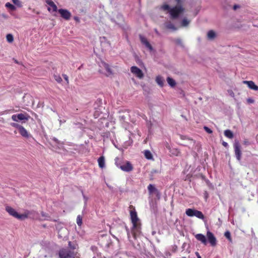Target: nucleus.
Here are the masks:
<instances>
[{
    "instance_id": "obj_1",
    "label": "nucleus",
    "mask_w": 258,
    "mask_h": 258,
    "mask_svg": "<svg viewBox=\"0 0 258 258\" xmlns=\"http://www.w3.org/2000/svg\"><path fill=\"white\" fill-rule=\"evenodd\" d=\"M130 216L133 224L131 233L133 237L135 239L141 233V224L135 210L130 211Z\"/></svg>"
},
{
    "instance_id": "obj_2",
    "label": "nucleus",
    "mask_w": 258,
    "mask_h": 258,
    "mask_svg": "<svg viewBox=\"0 0 258 258\" xmlns=\"http://www.w3.org/2000/svg\"><path fill=\"white\" fill-rule=\"evenodd\" d=\"M161 8L164 11H167L172 19L178 18L182 15L184 12V9L179 5L170 8L168 5L165 4L162 6Z\"/></svg>"
},
{
    "instance_id": "obj_3",
    "label": "nucleus",
    "mask_w": 258,
    "mask_h": 258,
    "mask_svg": "<svg viewBox=\"0 0 258 258\" xmlns=\"http://www.w3.org/2000/svg\"><path fill=\"white\" fill-rule=\"evenodd\" d=\"M6 210L11 216L21 220L27 218L30 214L29 211H26L23 214H19L15 209L10 206H7L6 207Z\"/></svg>"
},
{
    "instance_id": "obj_4",
    "label": "nucleus",
    "mask_w": 258,
    "mask_h": 258,
    "mask_svg": "<svg viewBox=\"0 0 258 258\" xmlns=\"http://www.w3.org/2000/svg\"><path fill=\"white\" fill-rule=\"evenodd\" d=\"M30 118V116L27 113L15 114L12 116V119L14 121H21L22 123H25Z\"/></svg>"
},
{
    "instance_id": "obj_5",
    "label": "nucleus",
    "mask_w": 258,
    "mask_h": 258,
    "mask_svg": "<svg viewBox=\"0 0 258 258\" xmlns=\"http://www.w3.org/2000/svg\"><path fill=\"white\" fill-rule=\"evenodd\" d=\"M185 214L189 217L195 216L199 219H204V216L202 212L192 209H187L186 210Z\"/></svg>"
},
{
    "instance_id": "obj_6",
    "label": "nucleus",
    "mask_w": 258,
    "mask_h": 258,
    "mask_svg": "<svg viewBox=\"0 0 258 258\" xmlns=\"http://www.w3.org/2000/svg\"><path fill=\"white\" fill-rule=\"evenodd\" d=\"M101 69L99 70V72L101 73L104 74L106 76H109L112 74L111 69L109 66L104 62H101L99 65Z\"/></svg>"
},
{
    "instance_id": "obj_7",
    "label": "nucleus",
    "mask_w": 258,
    "mask_h": 258,
    "mask_svg": "<svg viewBox=\"0 0 258 258\" xmlns=\"http://www.w3.org/2000/svg\"><path fill=\"white\" fill-rule=\"evenodd\" d=\"M59 258H72L73 253L68 249L62 248L58 252Z\"/></svg>"
},
{
    "instance_id": "obj_8",
    "label": "nucleus",
    "mask_w": 258,
    "mask_h": 258,
    "mask_svg": "<svg viewBox=\"0 0 258 258\" xmlns=\"http://www.w3.org/2000/svg\"><path fill=\"white\" fill-rule=\"evenodd\" d=\"M234 148L236 159L238 161H240L241 157V152L240 150V146L238 142H235L234 143Z\"/></svg>"
},
{
    "instance_id": "obj_9",
    "label": "nucleus",
    "mask_w": 258,
    "mask_h": 258,
    "mask_svg": "<svg viewBox=\"0 0 258 258\" xmlns=\"http://www.w3.org/2000/svg\"><path fill=\"white\" fill-rule=\"evenodd\" d=\"M131 72L139 79H142L144 77V74L141 70L136 66H133L131 68Z\"/></svg>"
},
{
    "instance_id": "obj_10",
    "label": "nucleus",
    "mask_w": 258,
    "mask_h": 258,
    "mask_svg": "<svg viewBox=\"0 0 258 258\" xmlns=\"http://www.w3.org/2000/svg\"><path fill=\"white\" fill-rule=\"evenodd\" d=\"M45 2L48 5V11L53 13L57 12V7L56 5L51 0H45Z\"/></svg>"
},
{
    "instance_id": "obj_11",
    "label": "nucleus",
    "mask_w": 258,
    "mask_h": 258,
    "mask_svg": "<svg viewBox=\"0 0 258 258\" xmlns=\"http://www.w3.org/2000/svg\"><path fill=\"white\" fill-rule=\"evenodd\" d=\"M207 239L212 246H215L217 244V240L214 234L210 231H208L207 233Z\"/></svg>"
},
{
    "instance_id": "obj_12",
    "label": "nucleus",
    "mask_w": 258,
    "mask_h": 258,
    "mask_svg": "<svg viewBox=\"0 0 258 258\" xmlns=\"http://www.w3.org/2000/svg\"><path fill=\"white\" fill-rule=\"evenodd\" d=\"M148 189L150 195L155 194L158 199L160 198V192L154 185L150 184L148 186Z\"/></svg>"
},
{
    "instance_id": "obj_13",
    "label": "nucleus",
    "mask_w": 258,
    "mask_h": 258,
    "mask_svg": "<svg viewBox=\"0 0 258 258\" xmlns=\"http://www.w3.org/2000/svg\"><path fill=\"white\" fill-rule=\"evenodd\" d=\"M119 168L125 172H130L133 169V166L132 165L131 163L128 161H126L125 163L120 165Z\"/></svg>"
},
{
    "instance_id": "obj_14",
    "label": "nucleus",
    "mask_w": 258,
    "mask_h": 258,
    "mask_svg": "<svg viewBox=\"0 0 258 258\" xmlns=\"http://www.w3.org/2000/svg\"><path fill=\"white\" fill-rule=\"evenodd\" d=\"M58 12L61 17L66 20H69L71 16V13L66 9H59Z\"/></svg>"
},
{
    "instance_id": "obj_15",
    "label": "nucleus",
    "mask_w": 258,
    "mask_h": 258,
    "mask_svg": "<svg viewBox=\"0 0 258 258\" xmlns=\"http://www.w3.org/2000/svg\"><path fill=\"white\" fill-rule=\"evenodd\" d=\"M140 40L143 44H144L146 47L150 51L153 50V48L151 45L150 44L147 39L144 36H140Z\"/></svg>"
},
{
    "instance_id": "obj_16",
    "label": "nucleus",
    "mask_w": 258,
    "mask_h": 258,
    "mask_svg": "<svg viewBox=\"0 0 258 258\" xmlns=\"http://www.w3.org/2000/svg\"><path fill=\"white\" fill-rule=\"evenodd\" d=\"M243 83L246 84L248 87L253 90H258V86L252 81H243Z\"/></svg>"
},
{
    "instance_id": "obj_17",
    "label": "nucleus",
    "mask_w": 258,
    "mask_h": 258,
    "mask_svg": "<svg viewBox=\"0 0 258 258\" xmlns=\"http://www.w3.org/2000/svg\"><path fill=\"white\" fill-rule=\"evenodd\" d=\"M196 239L199 241H201L202 243L205 245L207 244V241L206 239V237L205 235L202 234H197L195 236Z\"/></svg>"
},
{
    "instance_id": "obj_18",
    "label": "nucleus",
    "mask_w": 258,
    "mask_h": 258,
    "mask_svg": "<svg viewBox=\"0 0 258 258\" xmlns=\"http://www.w3.org/2000/svg\"><path fill=\"white\" fill-rule=\"evenodd\" d=\"M98 162L100 168H103L105 167V158L103 156H101L98 158Z\"/></svg>"
},
{
    "instance_id": "obj_19",
    "label": "nucleus",
    "mask_w": 258,
    "mask_h": 258,
    "mask_svg": "<svg viewBox=\"0 0 258 258\" xmlns=\"http://www.w3.org/2000/svg\"><path fill=\"white\" fill-rule=\"evenodd\" d=\"M19 133L20 135L25 138H28L29 137V134L27 130L22 126L20 130L19 131Z\"/></svg>"
},
{
    "instance_id": "obj_20",
    "label": "nucleus",
    "mask_w": 258,
    "mask_h": 258,
    "mask_svg": "<svg viewBox=\"0 0 258 258\" xmlns=\"http://www.w3.org/2000/svg\"><path fill=\"white\" fill-rule=\"evenodd\" d=\"M156 83L160 86L163 87L164 85V79L161 76H158L156 78Z\"/></svg>"
},
{
    "instance_id": "obj_21",
    "label": "nucleus",
    "mask_w": 258,
    "mask_h": 258,
    "mask_svg": "<svg viewBox=\"0 0 258 258\" xmlns=\"http://www.w3.org/2000/svg\"><path fill=\"white\" fill-rule=\"evenodd\" d=\"M167 82L169 85L171 87H174L176 85V82L175 80L170 77H167Z\"/></svg>"
},
{
    "instance_id": "obj_22",
    "label": "nucleus",
    "mask_w": 258,
    "mask_h": 258,
    "mask_svg": "<svg viewBox=\"0 0 258 258\" xmlns=\"http://www.w3.org/2000/svg\"><path fill=\"white\" fill-rule=\"evenodd\" d=\"M224 135L229 139H232L233 138V134L229 130H227L224 131Z\"/></svg>"
},
{
    "instance_id": "obj_23",
    "label": "nucleus",
    "mask_w": 258,
    "mask_h": 258,
    "mask_svg": "<svg viewBox=\"0 0 258 258\" xmlns=\"http://www.w3.org/2000/svg\"><path fill=\"white\" fill-rule=\"evenodd\" d=\"M144 155L147 159L151 160L153 159L152 154L149 150H145L144 151Z\"/></svg>"
},
{
    "instance_id": "obj_24",
    "label": "nucleus",
    "mask_w": 258,
    "mask_h": 258,
    "mask_svg": "<svg viewBox=\"0 0 258 258\" xmlns=\"http://www.w3.org/2000/svg\"><path fill=\"white\" fill-rule=\"evenodd\" d=\"M207 36L209 39H213L215 37L216 33L214 31L210 30L208 32Z\"/></svg>"
},
{
    "instance_id": "obj_25",
    "label": "nucleus",
    "mask_w": 258,
    "mask_h": 258,
    "mask_svg": "<svg viewBox=\"0 0 258 258\" xmlns=\"http://www.w3.org/2000/svg\"><path fill=\"white\" fill-rule=\"evenodd\" d=\"M7 41L9 43H12L14 41L13 36L11 34H8L6 36Z\"/></svg>"
},
{
    "instance_id": "obj_26",
    "label": "nucleus",
    "mask_w": 258,
    "mask_h": 258,
    "mask_svg": "<svg viewBox=\"0 0 258 258\" xmlns=\"http://www.w3.org/2000/svg\"><path fill=\"white\" fill-rule=\"evenodd\" d=\"M5 6L6 8L10 9L12 11H15L16 10V7L10 3H7Z\"/></svg>"
},
{
    "instance_id": "obj_27",
    "label": "nucleus",
    "mask_w": 258,
    "mask_h": 258,
    "mask_svg": "<svg viewBox=\"0 0 258 258\" xmlns=\"http://www.w3.org/2000/svg\"><path fill=\"white\" fill-rule=\"evenodd\" d=\"M10 125L15 127L17 128L19 131L20 130V128L23 126L22 125L16 123V122H12L10 123Z\"/></svg>"
},
{
    "instance_id": "obj_28",
    "label": "nucleus",
    "mask_w": 258,
    "mask_h": 258,
    "mask_svg": "<svg viewBox=\"0 0 258 258\" xmlns=\"http://www.w3.org/2000/svg\"><path fill=\"white\" fill-rule=\"evenodd\" d=\"M166 27L167 28L172 30H175L177 29V28L171 23H167L166 25Z\"/></svg>"
},
{
    "instance_id": "obj_29",
    "label": "nucleus",
    "mask_w": 258,
    "mask_h": 258,
    "mask_svg": "<svg viewBox=\"0 0 258 258\" xmlns=\"http://www.w3.org/2000/svg\"><path fill=\"white\" fill-rule=\"evenodd\" d=\"M77 223L79 226H81L82 224V218L80 215L77 216Z\"/></svg>"
},
{
    "instance_id": "obj_30",
    "label": "nucleus",
    "mask_w": 258,
    "mask_h": 258,
    "mask_svg": "<svg viewBox=\"0 0 258 258\" xmlns=\"http://www.w3.org/2000/svg\"><path fill=\"white\" fill-rule=\"evenodd\" d=\"M189 23V21L186 19H184L181 22V26L183 27L187 26Z\"/></svg>"
},
{
    "instance_id": "obj_31",
    "label": "nucleus",
    "mask_w": 258,
    "mask_h": 258,
    "mask_svg": "<svg viewBox=\"0 0 258 258\" xmlns=\"http://www.w3.org/2000/svg\"><path fill=\"white\" fill-rule=\"evenodd\" d=\"M224 235L230 242H231L232 239L231 238V234L229 231H227L225 232Z\"/></svg>"
},
{
    "instance_id": "obj_32",
    "label": "nucleus",
    "mask_w": 258,
    "mask_h": 258,
    "mask_svg": "<svg viewBox=\"0 0 258 258\" xmlns=\"http://www.w3.org/2000/svg\"><path fill=\"white\" fill-rule=\"evenodd\" d=\"M13 3L18 7H21V3L19 0H12Z\"/></svg>"
},
{
    "instance_id": "obj_33",
    "label": "nucleus",
    "mask_w": 258,
    "mask_h": 258,
    "mask_svg": "<svg viewBox=\"0 0 258 258\" xmlns=\"http://www.w3.org/2000/svg\"><path fill=\"white\" fill-rule=\"evenodd\" d=\"M54 78L55 80L58 83L61 82V81H62L61 77L58 75H54Z\"/></svg>"
},
{
    "instance_id": "obj_34",
    "label": "nucleus",
    "mask_w": 258,
    "mask_h": 258,
    "mask_svg": "<svg viewBox=\"0 0 258 258\" xmlns=\"http://www.w3.org/2000/svg\"><path fill=\"white\" fill-rule=\"evenodd\" d=\"M204 128L205 130V131L209 134H211L212 133V131L207 126H204Z\"/></svg>"
},
{
    "instance_id": "obj_35",
    "label": "nucleus",
    "mask_w": 258,
    "mask_h": 258,
    "mask_svg": "<svg viewBox=\"0 0 258 258\" xmlns=\"http://www.w3.org/2000/svg\"><path fill=\"white\" fill-rule=\"evenodd\" d=\"M1 17L3 18L4 19H7L8 18V16L5 14H2L1 15Z\"/></svg>"
},
{
    "instance_id": "obj_36",
    "label": "nucleus",
    "mask_w": 258,
    "mask_h": 258,
    "mask_svg": "<svg viewBox=\"0 0 258 258\" xmlns=\"http://www.w3.org/2000/svg\"><path fill=\"white\" fill-rule=\"evenodd\" d=\"M247 102L248 103H254V100L252 98H249L247 99Z\"/></svg>"
},
{
    "instance_id": "obj_37",
    "label": "nucleus",
    "mask_w": 258,
    "mask_h": 258,
    "mask_svg": "<svg viewBox=\"0 0 258 258\" xmlns=\"http://www.w3.org/2000/svg\"><path fill=\"white\" fill-rule=\"evenodd\" d=\"M63 78L64 79V80L67 81V83L68 84L69 83V79H68V77L67 76V75H63Z\"/></svg>"
},
{
    "instance_id": "obj_38",
    "label": "nucleus",
    "mask_w": 258,
    "mask_h": 258,
    "mask_svg": "<svg viewBox=\"0 0 258 258\" xmlns=\"http://www.w3.org/2000/svg\"><path fill=\"white\" fill-rule=\"evenodd\" d=\"M69 247H70L71 248H72V249H75V247L74 246H72V242H71V241H70V242H69Z\"/></svg>"
},
{
    "instance_id": "obj_39",
    "label": "nucleus",
    "mask_w": 258,
    "mask_h": 258,
    "mask_svg": "<svg viewBox=\"0 0 258 258\" xmlns=\"http://www.w3.org/2000/svg\"><path fill=\"white\" fill-rule=\"evenodd\" d=\"M222 145L225 147H227L228 146V143L225 142H223Z\"/></svg>"
},
{
    "instance_id": "obj_40",
    "label": "nucleus",
    "mask_w": 258,
    "mask_h": 258,
    "mask_svg": "<svg viewBox=\"0 0 258 258\" xmlns=\"http://www.w3.org/2000/svg\"><path fill=\"white\" fill-rule=\"evenodd\" d=\"M74 19L77 22H80V19L78 17H74Z\"/></svg>"
},
{
    "instance_id": "obj_41",
    "label": "nucleus",
    "mask_w": 258,
    "mask_h": 258,
    "mask_svg": "<svg viewBox=\"0 0 258 258\" xmlns=\"http://www.w3.org/2000/svg\"><path fill=\"white\" fill-rule=\"evenodd\" d=\"M238 8H239V6H237V5H235V6H234V7H233V9H234V10H236Z\"/></svg>"
},
{
    "instance_id": "obj_42",
    "label": "nucleus",
    "mask_w": 258,
    "mask_h": 258,
    "mask_svg": "<svg viewBox=\"0 0 258 258\" xmlns=\"http://www.w3.org/2000/svg\"><path fill=\"white\" fill-rule=\"evenodd\" d=\"M196 255H197L198 258H201V256L200 255V254L198 252H196Z\"/></svg>"
},
{
    "instance_id": "obj_43",
    "label": "nucleus",
    "mask_w": 258,
    "mask_h": 258,
    "mask_svg": "<svg viewBox=\"0 0 258 258\" xmlns=\"http://www.w3.org/2000/svg\"><path fill=\"white\" fill-rule=\"evenodd\" d=\"M127 236H128V238H130V237H131V234H130V233L128 232H127Z\"/></svg>"
},
{
    "instance_id": "obj_44",
    "label": "nucleus",
    "mask_w": 258,
    "mask_h": 258,
    "mask_svg": "<svg viewBox=\"0 0 258 258\" xmlns=\"http://www.w3.org/2000/svg\"><path fill=\"white\" fill-rule=\"evenodd\" d=\"M180 0H176V1H177V3L178 4H179V3H180Z\"/></svg>"
},
{
    "instance_id": "obj_45",
    "label": "nucleus",
    "mask_w": 258,
    "mask_h": 258,
    "mask_svg": "<svg viewBox=\"0 0 258 258\" xmlns=\"http://www.w3.org/2000/svg\"><path fill=\"white\" fill-rule=\"evenodd\" d=\"M6 113V111L4 112L3 113H2L1 114H4Z\"/></svg>"
}]
</instances>
